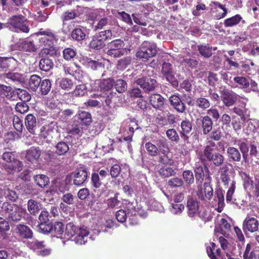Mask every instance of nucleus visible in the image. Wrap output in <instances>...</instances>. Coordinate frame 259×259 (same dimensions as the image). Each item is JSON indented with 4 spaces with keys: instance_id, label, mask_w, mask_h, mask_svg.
<instances>
[{
    "instance_id": "obj_51",
    "label": "nucleus",
    "mask_w": 259,
    "mask_h": 259,
    "mask_svg": "<svg viewBox=\"0 0 259 259\" xmlns=\"http://www.w3.org/2000/svg\"><path fill=\"white\" fill-rule=\"evenodd\" d=\"M210 6L211 7V9H217L218 8H219L223 10V13L221 15H220L219 16H217L218 19L224 18L226 16L227 13V10L224 5L221 4L220 3L218 2H211Z\"/></svg>"
},
{
    "instance_id": "obj_11",
    "label": "nucleus",
    "mask_w": 259,
    "mask_h": 259,
    "mask_svg": "<svg viewBox=\"0 0 259 259\" xmlns=\"http://www.w3.org/2000/svg\"><path fill=\"white\" fill-rule=\"evenodd\" d=\"M258 226L259 222L256 218L247 216L243 221V229L245 233H253L258 230Z\"/></svg>"
},
{
    "instance_id": "obj_8",
    "label": "nucleus",
    "mask_w": 259,
    "mask_h": 259,
    "mask_svg": "<svg viewBox=\"0 0 259 259\" xmlns=\"http://www.w3.org/2000/svg\"><path fill=\"white\" fill-rule=\"evenodd\" d=\"M161 72L166 80L174 87L178 86L179 82L174 75L172 65L170 63L164 62L162 65Z\"/></svg>"
},
{
    "instance_id": "obj_50",
    "label": "nucleus",
    "mask_w": 259,
    "mask_h": 259,
    "mask_svg": "<svg viewBox=\"0 0 259 259\" xmlns=\"http://www.w3.org/2000/svg\"><path fill=\"white\" fill-rule=\"evenodd\" d=\"M171 207L169 208L170 212L174 214H179L182 213L184 209V205L181 203L171 202Z\"/></svg>"
},
{
    "instance_id": "obj_35",
    "label": "nucleus",
    "mask_w": 259,
    "mask_h": 259,
    "mask_svg": "<svg viewBox=\"0 0 259 259\" xmlns=\"http://www.w3.org/2000/svg\"><path fill=\"white\" fill-rule=\"evenodd\" d=\"M54 64L52 61L48 58L41 59L39 63V66L41 70L46 72L50 70L53 67Z\"/></svg>"
},
{
    "instance_id": "obj_28",
    "label": "nucleus",
    "mask_w": 259,
    "mask_h": 259,
    "mask_svg": "<svg viewBox=\"0 0 259 259\" xmlns=\"http://www.w3.org/2000/svg\"><path fill=\"white\" fill-rule=\"evenodd\" d=\"M231 225L225 219L222 218L219 222V227L215 229V231L220 233L222 235L227 237L228 232L231 229Z\"/></svg>"
},
{
    "instance_id": "obj_53",
    "label": "nucleus",
    "mask_w": 259,
    "mask_h": 259,
    "mask_svg": "<svg viewBox=\"0 0 259 259\" xmlns=\"http://www.w3.org/2000/svg\"><path fill=\"white\" fill-rule=\"evenodd\" d=\"M195 174L196 182L201 184L203 181L204 174L203 167L201 166H197L195 168Z\"/></svg>"
},
{
    "instance_id": "obj_2",
    "label": "nucleus",
    "mask_w": 259,
    "mask_h": 259,
    "mask_svg": "<svg viewBox=\"0 0 259 259\" xmlns=\"http://www.w3.org/2000/svg\"><path fill=\"white\" fill-rule=\"evenodd\" d=\"M215 146V144L214 142L209 141L203 151L199 153L198 157L203 162L210 161L215 166H220L224 163L225 158L220 153H214Z\"/></svg>"
},
{
    "instance_id": "obj_21",
    "label": "nucleus",
    "mask_w": 259,
    "mask_h": 259,
    "mask_svg": "<svg viewBox=\"0 0 259 259\" xmlns=\"http://www.w3.org/2000/svg\"><path fill=\"white\" fill-rule=\"evenodd\" d=\"M55 125L51 123L42 127L40 129V136L47 141H51L54 133L57 132Z\"/></svg>"
},
{
    "instance_id": "obj_44",
    "label": "nucleus",
    "mask_w": 259,
    "mask_h": 259,
    "mask_svg": "<svg viewBox=\"0 0 259 259\" xmlns=\"http://www.w3.org/2000/svg\"><path fill=\"white\" fill-rule=\"evenodd\" d=\"M27 208L29 212L35 215L39 210L38 203L32 199L29 200L27 203Z\"/></svg>"
},
{
    "instance_id": "obj_49",
    "label": "nucleus",
    "mask_w": 259,
    "mask_h": 259,
    "mask_svg": "<svg viewBox=\"0 0 259 259\" xmlns=\"http://www.w3.org/2000/svg\"><path fill=\"white\" fill-rule=\"evenodd\" d=\"M216 195L218 201L217 210L218 212H221L222 211L225 205L224 194L221 190H219L217 191Z\"/></svg>"
},
{
    "instance_id": "obj_10",
    "label": "nucleus",
    "mask_w": 259,
    "mask_h": 259,
    "mask_svg": "<svg viewBox=\"0 0 259 259\" xmlns=\"http://www.w3.org/2000/svg\"><path fill=\"white\" fill-rule=\"evenodd\" d=\"M18 50L27 52H34L37 47L33 40L30 38L25 39H20L16 44Z\"/></svg>"
},
{
    "instance_id": "obj_46",
    "label": "nucleus",
    "mask_w": 259,
    "mask_h": 259,
    "mask_svg": "<svg viewBox=\"0 0 259 259\" xmlns=\"http://www.w3.org/2000/svg\"><path fill=\"white\" fill-rule=\"evenodd\" d=\"M56 153L59 155H63L67 153L69 149L68 145L64 142H60L56 146Z\"/></svg>"
},
{
    "instance_id": "obj_59",
    "label": "nucleus",
    "mask_w": 259,
    "mask_h": 259,
    "mask_svg": "<svg viewBox=\"0 0 259 259\" xmlns=\"http://www.w3.org/2000/svg\"><path fill=\"white\" fill-rule=\"evenodd\" d=\"M114 83L116 90L118 93H123L127 89V84L122 79L117 80Z\"/></svg>"
},
{
    "instance_id": "obj_19",
    "label": "nucleus",
    "mask_w": 259,
    "mask_h": 259,
    "mask_svg": "<svg viewBox=\"0 0 259 259\" xmlns=\"http://www.w3.org/2000/svg\"><path fill=\"white\" fill-rule=\"evenodd\" d=\"M37 33L42 35L39 38V42L44 46V47L51 45L52 41L55 38V35L50 30H43L40 29Z\"/></svg>"
},
{
    "instance_id": "obj_25",
    "label": "nucleus",
    "mask_w": 259,
    "mask_h": 259,
    "mask_svg": "<svg viewBox=\"0 0 259 259\" xmlns=\"http://www.w3.org/2000/svg\"><path fill=\"white\" fill-rule=\"evenodd\" d=\"M25 123L28 131L34 134L37 124L35 116L31 114H28L25 118Z\"/></svg>"
},
{
    "instance_id": "obj_41",
    "label": "nucleus",
    "mask_w": 259,
    "mask_h": 259,
    "mask_svg": "<svg viewBox=\"0 0 259 259\" xmlns=\"http://www.w3.org/2000/svg\"><path fill=\"white\" fill-rule=\"evenodd\" d=\"M90 47L95 50H99L105 46V43L100 39L97 35L94 36L90 42Z\"/></svg>"
},
{
    "instance_id": "obj_39",
    "label": "nucleus",
    "mask_w": 259,
    "mask_h": 259,
    "mask_svg": "<svg viewBox=\"0 0 259 259\" xmlns=\"http://www.w3.org/2000/svg\"><path fill=\"white\" fill-rule=\"evenodd\" d=\"M101 80V91L106 92L111 90L114 83L113 79L109 78L107 79H100Z\"/></svg>"
},
{
    "instance_id": "obj_33",
    "label": "nucleus",
    "mask_w": 259,
    "mask_h": 259,
    "mask_svg": "<svg viewBox=\"0 0 259 259\" xmlns=\"http://www.w3.org/2000/svg\"><path fill=\"white\" fill-rule=\"evenodd\" d=\"M36 184L40 188H44L49 183V178L44 175H37L34 177Z\"/></svg>"
},
{
    "instance_id": "obj_42",
    "label": "nucleus",
    "mask_w": 259,
    "mask_h": 259,
    "mask_svg": "<svg viewBox=\"0 0 259 259\" xmlns=\"http://www.w3.org/2000/svg\"><path fill=\"white\" fill-rule=\"evenodd\" d=\"M199 53L203 57L209 58L211 56L212 48L208 45H200L198 47Z\"/></svg>"
},
{
    "instance_id": "obj_54",
    "label": "nucleus",
    "mask_w": 259,
    "mask_h": 259,
    "mask_svg": "<svg viewBox=\"0 0 259 259\" xmlns=\"http://www.w3.org/2000/svg\"><path fill=\"white\" fill-rule=\"evenodd\" d=\"M39 231L42 233H48L52 231L53 225L48 222L40 223L38 225Z\"/></svg>"
},
{
    "instance_id": "obj_24",
    "label": "nucleus",
    "mask_w": 259,
    "mask_h": 259,
    "mask_svg": "<svg viewBox=\"0 0 259 259\" xmlns=\"http://www.w3.org/2000/svg\"><path fill=\"white\" fill-rule=\"evenodd\" d=\"M210 245L207 247L206 251L211 259H227L222 255L219 249H215L216 245L214 243L211 242Z\"/></svg>"
},
{
    "instance_id": "obj_5",
    "label": "nucleus",
    "mask_w": 259,
    "mask_h": 259,
    "mask_svg": "<svg viewBox=\"0 0 259 259\" xmlns=\"http://www.w3.org/2000/svg\"><path fill=\"white\" fill-rule=\"evenodd\" d=\"M26 21L25 17L21 15H14L8 21L9 28L15 32L21 31L27 33L29 31V28Z\"/></svg>"
},
{
    "instance_id": "obj_3",
    "label": "nucleus",
    "mask_w": 259,
    "mask_h": 259,
    "mask_svg": "<svg viewBox=\"0 0 259 259\" xmlns=\"http://www.w3.org/2000/svg\"><path fill=\"white\" fill-rule=\"evenodd\" d=\"M2 158L6 162L4 168L8 172L12 174L22 170L23 163L15 158L14 152H5L3 154Z\"/></svg>"
},
{
    "instance_id": "obj_47",
    "label": "nucleus",
    "mask_w": 259,
    "mask_h": 259,
    "mask_svg": "<svg viewBox=\"0 0 259 259\" xmlns=\"http://www.w3.org/2000/svg\"><path fill=\"white\" fill-rule=\"evenodd\" d=\"M73 85V80L67 78H62L59 82V85L62 89L68 91L71 89Z\"/></svg>"
},
{
    "instance_id": "obj_55",
    "label": "nucleus",
    "mask_w": 259,
    "mask_h": 259,
    "mask_svg": "<svg viewBox=\"0 0 259 259\" xmlns=\"http://www.w3.org/2000/svg\"><path fill=\"white\" fill-rule=\"evenodd\" d=\"M218 240L222 248L225 251V253L226 254V252H228V251L231 249V244H230L228 240L222 236L219 237Z\"/></svg>"
},
{
    "instance_id": "obj_13",
    "label": "nucleus",
    "mask_w": 259,
    "mask_h": 259,
    "mask_svg": "<svg viewBox=\"0 0 259 259\" xmlns=\"http://www.w3.org/2000/svg\"><path fill=\"white\" fill-rule=\"evenodd\" d=\"M15 232L18 237L22 239H31L33 237V232L31 229L23 224L16 225Z\"/></svg>"
},
{
    "instance_id": "obj_16",
    "label": "nucleus",
    "mask_w": 259,
    "mask_h": 259,
    "mask_svg": "<svg viewBox=\"0 0 259 259\" xmlns=\"http://www.w3.org/2000/svg\"><path fill=\"white\" fill-rule=\"evenodd\" d=\"M169 100L170 105L177 112L181 113L185 112L186 106L178 94L171 95L169 97Z\"/></svg>"
},
{
    "instance_id": "obj_63",
    "label": "nucleus",
    "mask_w": 259,
    "mask_h": 259,
    "mask_svg": "<svg viewBox=\"0 0 259 259\" xmlns=\"http://www.w3.org/2000/svg\"><path fill=\"white\" fill-rule=\"evenodd\" d=\"M183 178L189 185H191L194 182V178L193 172L190 170H185L183 173Z\"/></svg>"
},
{
    "instance_id": "obj_7",
    "label": "nucleus",
    "mask_w": 259,
    "mask_h": 259,
    "mask_svg": "<svg viewBox=\"0 0 259 259\" xmlns=\"http://www.w3.org/2000/svg\"><path fill=\"white\" fill-rule=\"evenodd\" d=\"M187 207L188 208V214L190 217H194L198 215L203 219L205 218L206 213L205 212L201 213L199 203L196 199L191 197L189 198L187 200Z\"/></svg>"
},
{
    "instance_id": "obj_18",
    "label": "nucleus",
    "mask_w": 259,
    "mask_h": 259,
    "mask_svg": "<svg viewBox=\"0 0 259 259\" xmlns=\"http://www.w3.org/2000/svg\"><path fill=\"white\" fill-rule=\"evenodd\" d=\"M80 63L87 68L96 70L103 67V65L98 61L93 60L88 57H82L80 59Z\"/></svg>"
},
{
    "instance_id": "obj_17",
    "label": "nucleus",
    "mask_w": 259,
    "mask_h": 259,
    "mask_svg": "<svg viewBox=\"0 0 259 259\" xmlns=\"http://www.w3.org/2000/svg\"><path fill=\"white\" fill-rule=\"evenodd\" d=\"M218 173L220 175V180L224 185L228 186L229 183L231 185L232 182H235L231 178L229 175L231 172L228 165H224L221 167L219 168Z\"/></svg>"
},
{
    "instance_id": "obj_56",
    "label": "nucleus",
    "mask_w": 259,
    "mask_h": 259,
    "mask_svg": "<svg viewBox=\"0 0 259 259\" xmlns=\"http://www.w3.org/2000/svg\"><path fill=\"white\" fill-rule=\"evenodd\" d=\"M159 174L164 177H168L174 175L176 172L175 169L171 167L164 166L159 169Z\"/></svg>"
},
{
    "instance_id": "obj_12",
    "label": "nucleus",
    "mask_w": 259,
    "mask_h": 259,
    "mask_svg": "<svg viewBox=\"0 0 259 259\" xmlns=\"http://www.w3.org/2000/svg\"><path fill=\"white\" fill-rule=\"evenodd\" d=\"M72 175L74 178L73 184L79 186L82 184L88 177V172L85 167H80L76 169Z\"/></svg>"
},
{
    "instance_id": "obj_40",
    "label": "nucleus",
    "mask_w": 259,
    "mask_h": 259,
    "mask_svg": "<svg viewBox=\"0 0 259 259\" xmlns=\"http://www.w3.org/2000/svg\"><path fill=\"white\" fill-rule=\"evenodd\" d=\"M39 87H40V90L42 95H46L50 91L52 84L49 79H45L41 81Z\"/></svg>"
},
{
    "instance_id": "obj_30",
    "label": "nucleus",
    "mask_w": 259,
    "mask_h": 259,
    "mask_svg": "<svg viewBox=\"0 0 259 259\" xmlns=\"http://www.w3.org/2000/svg\"><path fill=\"white\" fill-rule=\"evenodd\" d=\"M127 217L129 218V224L131 225L134 226L138 224L137 211L132 204H129L127 207Z\"/></svg>"
},
{
    "instance_id": "obj_61",
    "label": "nucleus",
    "mask_w": 259,
    "mask_h": 259,
    "mask_svg": "<svg viewBox=\"0 0 259 259\" xmlns=\"http://www.w3.org/2000/svg\"><path fill=\"white\" fill-rule=\"evenodd\" d=\"M167 183L170 187L176 188L182 186L184 182L182 179L176 177L169 179Z\"/></svg>"
},
{
    "instance_id": "obj_60",
    "label": "nucleus",
    "mask_w": 259,
    "mask_h": 259,
    "mask_svg": "<svg viewBox=\"0 0 259 259\" xmlns=\"http://www.w3.org/2000/svg\"><path fill=\"white\" fill-rule=\"evenodd\" d=\"M181 131L180 133H189L192 130V124L188 119L184 120L181 124Z\"/></svg>"
},
{
    "instance_id": "obj_58",
    "label": "nucleus",
    "mask_w": 259,
    "mask_h": 259,
    "mask_svg": "<svg viewBox=\"0 0 259 259\" xmlns=\"http://www.w3.org/2000/svg\"><path fill=\"white\" fill-rule=\"evenodd\" d=\"M17 95L19 98L23 102H28L31 99L30 94L24 90L18 89Z\"/></svg>"
},
{
    "instance_id": "obj_31",
    "label": "nucleus",
    "mask_w": 259,
    "mask_h": 259,
    "mask_svg": "<svg viewBox=\"0 0 259 259\" xmlns=\"http://www.w3.org/2000/svg\"><path fill=\"white\" fill-rule=\"evenodd\" d=\"M52 231L57 238L64 239V225L61 222H55L53 225Z\"/></svg>"
},
{
    "instance_id": "obj_38",
    "label": "nucleus",
    "mask_w": 259,
    "mask_h": 259,
    "mask_svg": "<svg viewBox=\"0 0 259 259\" xmlns=\"http://www.w3.org/2000/svg\"><path fill=\"white\" fill-rule=\"evenodd\" d=\"M195 104L197 107L203 110L208 108L210 106L209 100L202 97L197 98Z\"/></svg>"
},
{
    "instance_id": "obj_9",
    "label": "nucleus",
    "mask_w": 259,
    "mask_h": 259,
    "mask_svg": "<svg viewBox=\"0 0 259 259\" xmlns=\"http://www.w3.org/2000/svg\"><path fill=\"white\" fill-rule=\"evenodd\" d=\"M221 98L226 106L230 107L237 102L238 96L232 91L223 89L221 91Z\"/></svg>"
},
{
    "instance_id": "obj_29",
    "label": "nucleus",
    "mask_w": 259,
    "mask_h": 259,
    "mask_svg": "<svg viewBox=\"0 0 259 259\" xmlns=\"http://www.w3.org/2000/svg\"><path fill=\"white\" fill-rule=\"evenodd\" d=\"M150 103L153 108L160 109L164 105V99L159 94H153L150 96Z\"/></svg>"
},
{
    "instance_id": "obj_23",
    "label": "nucleus",
    "mask_w": 259,
    "mask_h": 259,
    "mask_svg": "<svg viewBox=\"0 0 259 259\" xmlns=\"http://www.w3.org/2000/svg\"><path fill=\"white\" fill-rule=\"evenodd\" d=\"M41 151L38 147H31L26 152L25 158L27 161L33 162L39 158Z\"/></svg>"
},
{
    "instance_id": "obj_52",
    "label": "nucleus",
    "mask_w": 259,
    "mask_h": 259,
    "mask_svg": "<svg viewBox=\"0 0 259 259\" xmlns=\"http://www.w3.org/2000/svg\"><path fill=\"white\" fill-rule=\"evenodd\" d=\"M145 148L148 154L152 156L157 155L159 152L158 147L150 142H148L145 144Z\"/></svg>"
},
{
    "instance_id": "obj_27",
    "label": "nucleus",
    "mask_w": 259,
    "mask_h": 259,
    "mask_svg": "<svg viewBox=\"0 0 259 259\" xmlns=\"http://www.w3.org/2000/svg\"><path fill=\"white\" fill-rule=\"evenodd\" d=\"M24 212L25 210L23 208L14 205V208L8 215L9 219L14 222L19 221L21 220Z\"/></svg>"
},
{
    "instance_id": "obj_20",
    "label": "nucleus",
    "mask_w": 259,
    "mask_h": 259,
    "mask_svg": "<svg viewBox=\"0 0 259 259\" xmlns=\"http://www.w3.org/2000/svg\"><path fill=\"white\" fill-rule=\"evenodd\" d=\"M197 124H200L202 127L203 133L206 135L212 130L213 122L209 116H205L202 119L197 118L196 120Z\"/></svg>"
},
{
    "instance_id": "obj_45",
    "label": "nucleus",
    "mask_w": 259,
    "mask_h": 259,
    "mask_svg": "<svg viewBox=\"0 0 259 259\" xmlns=\"http://www.w3.org/2000/svg\"><path fill=\"white\" fill-rule=\"evenodd\" d=\"M3 191L5 197L12 201H15L18 198V196L16 191L9 188H4Z\"/></svg>"
},
{
    "instance_id": "obj_62",
    "label": "nucleus",
    "mask_w": 259,
    "mask_h": 259,
    "mask_svg": "<svg viewBox=\"0 0 259 259\" xmlns=\"http://www.w3.org/2000/svg\"><path fill=\"white\" fill-rule=\"evenodd\" d=\"M68 132L72 135L81 136L83 132V128L81 123L72 126L68 129Z\"/></svg>"
},
{
    "instance_id": "obj_4",
    "label": "nucleus",
    "mask_w": 259,
    "mask_h": 259,
    "mask_svg": "<svg viewBox=\"0 0 259 259\" xmlns=\"http://www.w3.org/2000/svg\"><path fill=\"white\" fill-rule=\"evenodd\" d=\"M157 53V48L154 42L144 41L136 53L137 57L145 62L150 58L154 57Z\"/></svg>"
},
{
    "instance_id": "obj_15",
    "label": "nucleus",
    "mask_w": 259,
    "mask_h": 259,
    "mask_svg": "<svg viewBox=\"0 0 259 259\" xmlns=\"http://www.w3.org/2000/svg\"><path fill=\"white\" fill-rule=\"evenodd\" d=\"M197 195L201 200H209L213 196V189L208 183H204L203 188L199 190Z\"/></svg>"
},
{
    "instance_id": "obj_64",
    "label": "nucleus",
    "mask_w": 259,
    "mask_h": 259,
    "mask_svg": "<svg viewBox=\"0 0 259 259\" xmlns=\"http://www.w3.org/2000/svg\"><path fill=\"white\" fill-rule=\"evenodd\" d=\"M87 93V88L84 84H79L73 92L74 96H82Z\"/></svg>"
},
{
    "instance_id": "obj_1",
    "label": "nucleus",
    "mask_w": 259,
    "mask_h": 259,
    "mask_svg": "<svg viewBox=\"0 0 259 259\" xmlns=\"http://www.w3.org/2000/svg\"><path fill=\"white\" fill-rule=\"evenodd\" d=\"M91 238L92 237L89 236V232L86 229L78 228L72 223L66 225L64 239H71L76 244L82 245L87 242L89 239Z\"/></svg>"
},
{
    "instance_id": "obj_26",
    "label": "nucleus",
    "mask_w": 259,
    "mask_h": 259,
    "mask_svg": "<svg viewBox=\"0 0 259 259\" xmlns=\"http://www.w3.org/2000/svg\"><path fill=\"white\" fill-rule=\"evenodd\" d=\"M227 155L228 158L233 161L239 162L241 159V154L239 150L234 147L229 146L227 149Z\"/></svg>"
},
{
    "instance_id": "obj_32",
    "label": "nucleus",
    "mask_w": 259,
    "mask_h": 259,
    "mask_svg": "<svg viewBox=\"0 0 259 259\" xmlns=\"http://www.w3.org/2000/svg\"><path fill=\"white\" fill-rule=\"evenodd\" d=\"M242 20V17L237 14L232 17L226 19L224 22V24L226 27H231L237 25Z\"/></svg>"
},
{
    "instance_id": "obj_6",
    "label": "nucleus",
    "mask_w": 259,
    "mask_h": 259,
    "mask_svg": "<svg viewBox=\"0 0 259 259\" xmlns=\"http://www.w3.org/2000/svg\"><path fill=\"white\" fill-rule=\"evenodd\" d=\"M124 41L120 39L112 40L107 44L108 50L106 54L114 58L120 57L127 52V49L124 48Z\"/></svg>"
},
{
    "instance_id": "obj_34",
    "label": "nucleus",
    "mask_w": 259,
    "mask_h": 259,
    "mask_svg": "<svg viewBox=\"0 0 259 259\" xmlns=\"http://www.w3.org/2000/svg\"><path fill=\"white\" fill-rule=\"evenodd\" d=\"M6 76L7 78L19 83H23L26 80L24 75L17 72H8L6 73Z\"/></svg>"
},
{
    "instance_id": "obj_57",
    "label": "nucleus",
    "mask_w": 259,
    "mask_h": 259,
    "mask_svg": "<svg viewBox=\"0 0 259 259\" xmlns=\"http://www.w3.org/2000/svg\"><path fill=\"white\" fill-rule=\"evenodd\" d=\"M233 80L236 83H238L241 88H246L249 86V82L245 77L237 76L235 77Z\"/></svg>"
},
{
    "instance_id": "obj_37",
    "label": "nucleus",
    "mask_w": 259,
    "mask_h": 259,
    "mask_svg": "<svg viewBox=\"0 0 259 259\" xmlns=\"http://www.w3.org/2000/svg\"><path fill=\"white\" fill-rule=\"evenodd\" d=\"M85 29L84 28H76L71 33L72 37L78 41L82 40L85 38Z\"/></svg>"
},
{
    "instance_id": "obj_43",
    "label": "nucleus",
    "mask_w": 259,
    "mask_h": 259,
    "mask_svg": "<svg viewBox=\"0 0 259 259\" xmlns=\"http://www.w3.org/2000/svg\"><path fill=\"white\" fill-rule=\"evenodd\" d=\"M80 122L85 125H89L92 122V117L90 113L86 111H81L78 114Z\"/></svg>"
},
{
    "instance_id": "obj_36",
    "label": "nucleus",
    "mask_w": 259,
    "mask_h": 259,
    "mask_svg": "<svg viewBox=\"0 0 259 259\" xmlns=\"http://www.w3.org/2000/svg\"><path fill=\"white\" fill-rule=\"evenodd\" d=\"M40 77L37 75H31L28 81L29 88L33 91H35L41 83Z\"/></svg>"
},
{
    "instance_id": "obj_22",
    "label": "nucleus",
    "mask_w": 259,
    "mask_h": 259,
    "mask_svg": "<svg viewBox=\"0 0 259 259\" xmlns=\"http://www.w3.org/2000/svg\"><path fill=\"white\" fill-rule=\"evenodd\" d=\"M157 161L162 164L170 166L173 165L175 163L169 150H164V152H161V153L159 155Z\"/></svg>"
},
{
    "instance_id": "obj_48",
    "label": "nucleus",
    "mask_w": 259,
    "mask_h": 259,
    "mask_svg": "<svg viewBox=\"0 0 259 259\" xmlns=\"http://www.w3.org/2000/svg\"><path fill=\"white\" fill-rule=\"evenodd\" d=\"M166 135L168 139L171 142L178 143L180 140L178 134L174 128H170L167 130Z\"/></svg>"
},
{
    "instance_id": "obj_14",
    "label": "nucleus",
    "mask_w": 259,
    "mask_h": 259,
    "mask_svg": "<svg viewBox=\"0 0 259 259\" xmlns=\"http://www.w3.org/2000/svg\"><path fill=\"white\" fill-rule=\"evenodd\" d=\"M136 83L139 85L145 92L153 91L155 88L156 80L151 78L142 77L136 80Z\"/></svg>"
}]
</instances>
